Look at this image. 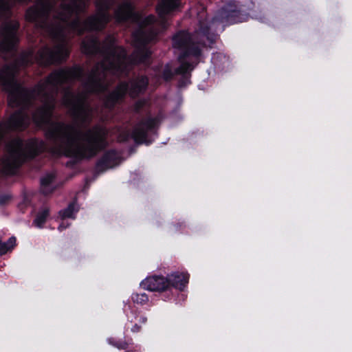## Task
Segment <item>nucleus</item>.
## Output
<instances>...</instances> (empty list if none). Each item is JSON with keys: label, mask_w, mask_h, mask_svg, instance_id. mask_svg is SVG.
Returning a JSON list of instances; mask_svg holds the SVG:
<instances>
[{"label": "nucleus", "mask_w": 352, "mask_h": 352, "mask_svg": "<svg viewBox=\"0 0 352 352\" xmlns=\"http://www.w3.org/2000/svg\"><path fill=\"white\" fill-rule=\"evenodd\" d=\"M67 226V224L65 225V222L63 221L59 226V230H63V228H66Z\"/></svg>", "instance_id": "obj_23"}, {"label": "nucleus", "mask_w": 352, "mask_h": 352, "mask_svg": "<svg viewBox=\"0 0 352 352\" xmlns=\"http://www.w3.org/2000/svg\"><path fill=\"white\" fill-rule=\"evenodd\" d=\"M118 153L115 151L107 152L100 162V165L104 168H112L120 163Z\"/></svg>", "instance_id": "obj_11"}, {"label": "nucleus", "mask_w": 352, "mask_h": 352, "mask_svg": "<svg viewBox=\"0 0 352 352\" xmlns=\"http://www.w3.org/2000/svg\"><path fill=\"white\" fill-rule=\"evenodd\" d=\"M21 155V140H12L6 146V155L0 164V170L6 175L14 174L20 164Z\"/></svg>", "instance_id": "obj_4"}, {"label": "nucleus", "mask_w": 352, "mask_h": 352, "mask_svg": "<svg viewBox=\"0 0 352 352\" xmlns=\"http://www.w3.org/2000/svg\"><path fill=\"white\" fill-rule=\"evenodd\" d=\"M205 38L208 40L210 43H212V40L205 29L197 32L192 36L183 32L174 37L173 45L182 51V56L179 57L181 59L190 56L197 58L201 54V46L206 45V43H204Z\"/></svg>", "instance_id": "obj_2"}, {"label": "nucleus", "mask_w": 352, "mask_h": 352, "mask_svg": "<svg viewBox=\"0 0 352 352\" xmlns=\"http://www.w3.org/2000/svg\"><path fill=\"white\" fill-rule=\"evenodd\" d=\"M10 0H0V18L6 16L9 9Z\"/></svg>", "instance_id": "obj_20"}, {"label": "nucleus", "mask_w": 352, "mask_h": 352, "mask_svg": "<svg viewBox=\"0 0 352 352\" xmlns=\"http://www.w3.org/2000/svg\"><path fill=\"white\" fill-rule=\"evenodd\" d=\"M9 105L12 107H18V110L10 118V127L19 128L22 124V116L21 113V98L19 90L11 91L8 97Z\"/></svg>", "instance_id": "obj_7"}, {"label": "nucleus", "mask_w": 352, "mask_h": 352, "mask_svg": "<svg viewBox=\"0 0 352 352\" xmlns=\"http://www.w3.org/2000/svg\"><path fill=\"white\" fill-rule=\"evenodd\" d=\"M50 210L47 207L42 208L38 212L34 221V224L38 228H41L46 221L49 215Z\"/></svg>", "instance_id": "obj_14"}, {"label": "nucleus", "mask_w": 352, "mask_h": 352, "mask_svg": "<svg viewBox=\"0 0 352 352\" xmlns=\"http://www.w3.org/2000/svg\"><path fill=\"white\" fill-rule=\"evenodd\" d=\"M141 285L149 291L161 292L170 287V280H167V277L153 276L144 280Z\"/></svg>", "instance_id": "obj_8"}, {"label": "nucleus", "mask_w": 352, "mask_h": 352, "mask_svg": "<svg viewBox=\"0 0 352 352\" xmlns=\"http://www.w3.org/2000/svg\"><path fill=\"white\" fill-rule=\"evenodd\" d=\"M157 122L158 120L155 118H149L142 121L135 126L131 134L128 131L122 130L118 138V141L124 142L131 137L136 142L148 144L151 141L147 139L148 133L155 127Z\"/></svg>", "instance_id": "obj_5"}, {"label": "nucleus", "mask_w": 352, "mask_h": 352, "mask_svg": "<svg viewBox=\"0 0 352 352\" xmlns=\"http://www.w3.org/2000/svg\"><path fill=\"white\" fill-rule=\"evenodd\" d=\"M15 243L16 239L14 237L10 238L6 243L0 241V254L3 255L12 250L15 245Z\"/></svg>", "instance_id": "obj_16"}, {"label": "nucleus", "mask_w": 352, "mask_h": 352, "mask_svg": "<svg viewBox=\"0 0 352 352\" xmlns=\"http://www.w3.org/2000/svg\"><path fill=\"white\" fill-rule=\"evenodd\" d=\"M147 84V78L142 76L133 80L130 84L120 83L115 91L108 96L105 101V105L107 107H111L116 102L121 100L126 93H129L131 97L136 96L145 89Z\"/></svg>", "instance_id": "obj_3"}, {"label": "nucleus", "mask_w": 352, "mask_h": 352, "mask_svg": "<svg viewBox=\"0 0 352 352\" xmlns=\"http://www.w3.org/2000/svg\"><path fill=\"white\" fill-rule=\"evenodd\" d=\"M23 124H25V116L23 115Z\"/></svg>", "instance_id": "obj_26"}, {"label": "nucleus", "mask_w": 352, "mask_h": 352, "mask_svg": "<svg viewBox=\"0 0 352 352\" xmlns=\"http://www.w3.org/2000/svg\"><path fill=\"white\" fill-rule=\"evenodd\" d=\"M131 299L133 302L144 305L148 300L147 295L144 293L142 294H133L131 296Z\"/></svg>", "instance_id": "obj_18"}, {"label": "nucleus", "mask_w": 352, "mask_h": 352, "mask_svg": "<svg viewBox=\"0 0 352 352\" xmlns=\"http://www.w3.org/2000/svg\"><path fill=\"white\" fill-rule=\"evenodd\" d=\"M78 210V207L74 203H73L70 204L65 210L60 211L59 215L64 221L67 218H74V214H76Z\"/></svg>", "instance_id": "obj_15"}, {"label": "nucleus", "mask_w": 352, "mask_h": 352, "mask_svg": "<svg viewBox=\"0 0 352 352\" xmlns=\"http://www.w3.org/2000/svg\"><path fill=\"white\" fill-rule=\"evenodd\" d=\"M30 12H31V11H29V12H28V15H30Z\"/></svg>", "instance_id": "obj_27"}, {"label": "nucleus", "mask_w": 352, "mask_h": 352, "mask_svg": "<svg viewBox=\"0 0 352 352\" xmlns=\"http://www.w3.org/2000/svg\"><path fill=\"white\" fill-rule=\"evenodd\" d=\"M140 322H141L142 323H145V322H146V317H144V316L141 317V318H140Z\"/></svg>", "instance_id": "obj_24"}, {"label": "nucleus", "mask_w": 352, "mask_h": 352, "mask_svg": "<svg viewBox=\"0 0 352 352\" xmlns=\"http://www.w3.org/2000/svg\"><path fill=\"white\" fill-rule=\"evenodd\" d=\"M14 69L10 67H6L0 72V83L6 84L10 83L14 85ZM5 126L0 124V140L3 138L4 134Z\"/></svg>", "instance_id": "obj_9"}, {"label": "nucleus", "mask_w": 352, "mask_h": 352, "mask_svg": "<svg viewBox=\"0 0 352 352\" xmlns=\"http://www.w3.org/2000/svg\"><path fill=\"white\" fill-rule=\"evenodd\" d=\"M23 104H24L25 103V91L24 89H23Z\"/></svg>", "instance_id": "obj_25"}, {"label": "nucleus", "mask_w": 352, "mask_h": 352, "mask_svg": "<svg viewBox=\"0 0 352 352\" xmlns=\"http://www.w3.org/2000/svg\"><path fill=\"white\" fill-rule=\"evenodd\" d=\"M0 52H12L16 43V29L14 25H4L0 30Z\"/></svg>", "instance_id": "obj_6"}, {"label": "nucleus", "mask_w": 352, "mask_h": 352, "mask_svg": "<svg viewBox=\"0 0 352 352\" xmlns=\"http://www.w3.org/2000/svg\"><path fill=\"white\" fill-rule=\"evenodd\" d=\"M172 76V72L168 66H166L163 72V78L165 80H168Z\"/></svg>", "instance_id": "obj_21"}, {"label": "nucleus", "mask_w": 352, "mask_h": 352, "mask_svg": "<svg viewBox=\"0 0 352 352\" xmlns=\"http://www.w3.org/2000/svg\"><path fill=\"white\" fill-rule=\"evenodd\" d=\"M38 148L34 144H28L25 145V150L23 148V160L25 158H32L37 154Z\"/></svg>", "instance_id": "obj_17"}, {"label": "nucleus", "mask_w": 352, "mask_h": 352, "mask_svg": "<svg viewBox=\"0 0 352 352\" xmlns=\"http://www.w3.org/2000/svg\"><path fill=\"white\" fill-rule=\"evenodd\" d=\"M167 280H170V287L173 286L182 289L188 281V276L184 273L175 272L167 276Z\"/></svg>", "instance_id": "obj_10"}, {"label": "nucleus", "mask_w": 352, "mask_h": 352, "mask_svg": "<svg viewBox=\"0 0 352 352\" xmlns=\"http://www.w3.org/2000/svg\"><path fill=\"white\" fill-rule=\"evenodd\" d=\"M194 66L185 61H182L180 67L177 69L178 74H184L193 69Z\"/></svg>", "instance_id": "obj_19"}, {"label": "nucleus", "mask_w": 352, "mask_h": 352, "mask_svg": "<svg viewBox=\"0 0 352 352\" xmlns=\"http://www.w3.org/2000/svg\"><path fill=\"white\" fill-rule=\"evenodd\" d=\"M239 12L230 8H227L221 11V19H226L229 23L241 22L242 19L239 17Z\"/></svg>", "instance_id": "obj_12"}, {"label": "nucleus", "mask_w": 352, "mask_h": 352, "mask_svg": "<svg viewBox=\"0 0 352 352\" xmlns=\"http://www.w3.org/2000/svg\"><path fill=\"white\" fill-rule=\"evenodd\" d=\"M175 10H157L159 19L153 15L144 19L133 10H117L115 15L118 21L131 19L136 22L138 27L133 33V43L135 51L130 59L125 57L124 50L115 44L114 38L109 36L101 47L94 36L82 41V50L86 54L101 52L104 60L98 64L86 81L83 91L74 94L66 91L63 104L69 109L75 123L68 124L54 122L52 111L54 107V94L64 84H69L78 79L82 70L78 67L60 69L52 73L40 86L38 94L43 106L34 115L35 122L45 127L47 138L53 142V151L77 158H88L95 155L105 145L107 132L102 127L85 130V126L91 121L93 111L85 101L89 92H99L107 86L109 74L122 75L126 73L132 64L146 63L151 52L146 44L154 41L160 30L166 27L167 17Z\"/></svg>", "instance_id": "obj_1"}, {"label": "nucleus", "mask_w": 352, "mask_h": 352, "mask_svg": "<svg viewBox=\"0 0 352 352\" xmlns=\"http://www.w3.org/2000/svg\"><path fill=\"white\" fill-rule=\"evenodd\" d=\"M140 329V327L137 324H135L133 327L131 329L132 331L133 332H138L139 331Z\"/></svg>", "instance_id": "obj_22"}, {"label": "nucleus", "mask_w": 352, "mask_h": 352, "mask_svg": "<svg viewBox=\"0 0 352 352\" xmlns=\"http://www.w3.org/2000/svg\"><path fill=\"white\" fill-rule=\"evenodd\" d=\"M54 179V174L52 173H47L41 178V184L43 193L48 194L52 192L54 190L52 186Z\"/></svg>", "instance_id": "obj_13"}]
</instances>
